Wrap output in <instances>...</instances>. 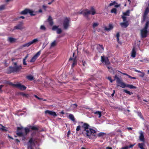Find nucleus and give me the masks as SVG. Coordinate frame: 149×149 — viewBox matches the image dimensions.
Wrapping results in <instances>:
<instances>
[{
	"mask_svg": "<svg viewBox=\"0 0 149 149\" xmlns=\"http://www.w3.org/2000/svg\"><path fill=\"white\" fill-rule=\"evenodd\" d=\"M8 40L10 43H13L16 41V39L12 37H9L8 38Z\"/></svg>",
	"mask_w": 149,
	"mask_h": 149,
	"instance_id": "nucleus-18",
	"label": "nucleus"
},
{
	"mask_svg": "<svg viewBox=\"0 0 149 149\" xmlns=\"http://www.w3.org/2000/svg\"><path fill=\"white\" fill-rule=\"evenodd\" d=\"M55 0H52V1L51 2H49L48 3V5H50L53 2H54Z\"/></svg>",
	"mask_w": 149,
	"mask_h": 149,
	"instance_id": "nucleus-58",
	"label": "nucleus"
},
{
	"mask_svg": "<svg viewBox=\"0 0 149 149\" xmlns=\"http://www.w3.org/2000/svg\"><path fill=\"white\" fill-rule=\"evenodd\" d=\"M70 130H69L67 134V136L68 137H69V136L70 135Z\"/></svg>",
	"mask_w": 149,
	"mask_h": 149,
	"instance_id": "nucleus-63",
	"label": "nucleus"
},
{
	"mask_svg": "<svg viewBox=\"0 0 149 149\" xmlns=\"http://www.w3.org/2000/svg\"><path fill=\"white\" fill-rule=\"evenodd\" d=\"M77 57L75 56L74 58L72 57H70L69 59V61H73V63L72 64L71 67L72 68H73L74 67L75 65H77V61L76 59Z\"/></svg>",
	"mask_w": 149,
	"mask_h": 149,
	"instance_id": "nucleus-9",
	"label": "nucleus"
},
{
	"mask_svg": "<svg viewBox=\"0 0 149 149\" xmlns=\"http://www.w3.org/2000/svg\"><path fill=\"white\" fill-rule=\"evenodd\" d=\"M29 127L32 130L38 131L39 130V128L38 127L34 126H30Z\"/></svg>",
	"mask_w": 149,
	"mask_h": 149,
	"instance_id": "nucleus-20",
	"label": "nucleus"
},
{
	"mask_svg": "<svg viewBox=\"0 0 149 149\" xmlns=\"http://www.w3.org/2000/svg\"><path fill=\"white\" fill-rule=\"evenodd\" d=\"M42 8L45 10H46V8H47V6L45 5H43L42 6Z\"/></svg>",
	"mask_w": 149,
	"mask_h": 149,
	"instance_id": "nucleus-61",
	"label": "nucleus"
},
{
	"mask_svg": "<svg viewBox=\"0 0 149 149\" xmlns=\"http://www.w3.org/2000/svg\"><path fill=\"white\" fill-rule=\"evenodd\" d=\"M14 67L10 66L7 70L6 73L7 74H10L12 73L18 72L22 69L21 65L17 66V62L14 63Z\"/></svg>",
	"mask_w": 149,
	"mask_h": 149,
	"instance_id": "nucleus-3",
	"label": "nucleus"
},
{
	"mask_svg": "<svg viewBox=\"0 0 149 149\" xmlns=\"http://www.w3.org/2000/svg\"><path fill=\"white\" fill-rule=\"evenodd\" d=\"M120 25L122 27H124L126 28L128 26L129 24L128 21H126L125 22L120 23Z\"/></svg>",
	"mask_w": 149,
	"mask_h": 149,
	"instance_id": "nucleus-15",
	"label": "nucleus"
},
{
	"mask_svg": "<svg viewBox=\"0 0 149 149\" xmlns=\"http://www.w3.org/2000/svg\"><path fill=\"white\" fill-rule=\"evenodd\" d=\"M149 12V8H147L145 11L144 13L147 15L148 13Z\"/></svg>",
	"mask_w": 149,
	"mask_h": 149,
	"instance_id": "nucleus-44",
	"label": "nucleus"
},
{
	"mask_svg": "<svg viewBox=\"0 0 149 149\" xmlns=\"http://www.w3.org/2000/svg\"><path fill=\"white\" fill-rule=\"evenodd\" d=\"M45 113L46 114L48 113L49 115L53 116L54 117L57 116V114H56V112L54 111H52L47 110L45 111Z\"/></svg>",
	"mask_w": 149,
	"mask_h": 149,
	"instance_id": "nucleus-12",
	"label": "nucleus"
},
{
	"mask_svg": "<svg viewBox=\"0 0 149 149\" xmlns=\"http://www.w3.org/2000/svg\"><path fill=\"white\" fill-rule=\"evenodd\" d=\"M82 65L84 66H85L86 64V63L85 61H82Z\"/></svg>",
	"mask_w": 149,
	"mask_h": 149,
	"instance_id": "nucleus-54",
	"label": "nucleus"
},
{
	"mask_svg": "<svg viewBox=\"0 0 149 149\" xmlns=\"http://www.w3.org/2000/svg\"><path fill=\"white\" fill-rule=\"evenodd\" d=\"M122 149H128L127 146H126L124 147H123L122 148Z\"/></svg>",
	"mask_w": 149,
	"mask_h": 149,
	"instance_id": "nucleus-64",
	"label": "nucleus"
},
{
	"mask_svg": "<svg viewBox=\"0 0 149 149\" xmlns=\"http://www.w3.org/2000/svg\"><path fill=\"white\" fill-rule=\"evenodd\" d=\"M123 91L126 93H127L130 95H131V94H133L132 93L130 92L129 91H128L127 90H124Z\"/></svg>",
	"mask_w": 149,
	"mask_h": 149,
	"instance_id": "nucleus-38",
	"label": "nucleus"
},
{
	"mask_svg": "<svg viewBox=\"0 0 149 149\" xmlns=\"http://www.w3.org/2000/svg\"><path fill=\"white\" fill-rule=\"evenodd\" d=\"M139 147L141 149H145L143 148V146H145V143L144 142L141 143H139L138 144Z\"/></svg>",
	"mask_w": 149,
	"mask_h": 149,
	"instance_id": "nucleus-22",
	"label": "nucleus"
},
{
	"mask_svg": "<svg viewBox=\"0 0 149 149\" xmlns=\"http://www.w3.org/2000/svg\"><path fill=\"white\" fill-rule=\"evenodd\" d=\"M115 79H117V86L121 87L122 88H125V87L129 88L131 89L136 88V87L132 85L125 84L116 75L115 76Z\"/></svg>",
	"mask_w": 149,
	"mask_h": 149,
	"instance_id": "nucleus-2",
	"label": "nucleus"
},
{
	"mask_svg": "<svg viewBox=\"0 0 149 149\" xmlns=\"http://www.w3.org/2000/svg\"><path fill=\"white\" fill-rule=\"evenodd\" d=\"M16 87L19 89L21 90H24L26 88V87L24 85H22L21 84H17Z\"/></svg>",
	"mask_w": 149,
	"mask_h": 149,
	"instance_id": "nucleus-10",
	"label": "nucleus"
},
{
	"mask_svg": "<svg viewBox=\"0 0 149 149\" xmlns=\"http://www.w3.org/2000/svg\"><path fill=\"white\" fill-rule=\"evenodd\" d=\"M98 45L100 47L101 49L99 51V52L100 53H102L103 51L104 50V47L102 45H101L100 44H99Z\"/></svg>",
	"mask_w": 149,
	"mask_h": 149,
	"instance_id": "nucleus-30",
	"label": "nucleus"
},
{
	"mask_svg": "<svg viewBox=\"0 0 149 149\" xmlns=\"http://www.w3.org/2000/svg\"><path fill=\"white\" fill-rule=\"evenodd\" d=\"M123 19V21L124 22L127 21V17L125 16H122L121 17Z\"/></svg>",
	"mask_w": 149,
	"mask_h": 149,
	"instance_id": "nucleus-43",
	"label": "nucleus"
},
{
	"mask_svg": "<svg viewBox=\"0 0 149 149\" xmlns=\"http://www.w3.org/2000/svg\"><path fill=\"white\" fill-rule=\"evenodd\" d=\"M58 28V26H54L52 28V30L53 31H55L56 29H57Z\"/></svg>",
	"mask_w": 149,
	"mask_h": 149,
	"instance_id": "nucleus-45",
	"label": "nucleus"
},
{
	"mask_svg": "<svg viewBox=\"0 0 149 149\" xmlns=\"http://www.w3.org/2000/svg\"><path fill=\"white\" fill-rule=\"evenodd\" d=\"M101 61L103 63H104L107 65L110 64V62L108 57H105L104 56H101Z\"/></svg>",
	"mask_w": 149,
	"mask_h": 149,
	"instance_id": "nucleus-7",
	"label": "nucleus"
},
{
	"mask_svg": "<svg viewBox=\"0 0 149 149\" xmlns=\"http://www.w3.org/2000/svg\"><path fill=\"white\" fill-rule=\"evenodd\" d=\"M68 118L73 122L75 121V118L73 115L70 114L68 116Z\"/></svg>",
	"mask_w": 149,
	"mask_h": 149,
	"instance_id": "nucleus-19",
	"label": "nucleus"
},
{
	"mask_svg": "<svg viewBox=\"0 0 149 149\" xmlns=\"http://www.w3.org/2000/svg\"><path fill=\"white\" fill-rule=\"evenodd\" d=\"M116 36L117 37V38H119V37L120 36V34L119 32H118L117 33L116 35Z\"/></svg>",
	"mask_w": 149,
	"mask_h": 149,
	"instance_id": "nucleus-59",
	"label": "nucleus"
},
{
	"mask_svg": "<svg viewBox=\"0 0 149 149\" xmlns=\"http://www.w3.org/2000/svg\"><path fill=\"white\" fill-rule=\"evenodd\" d=\"M24 130L25 133V135H26L30 132L29 129L27 127L24 128Z\"/></svg>",
	"mask_w": 149,
	"mask_h": 149,
	"instance_id": "nucleus-32",
	"label": "nucleus"
},
{
	"mask_svg": "<svg viewBox=\"0 0 149 149\" xmlns=\"http://www.w3.org/2000/svg\"><path fill=\"white\" fill-rule=\"evenodd\" d=\"M81 127L80 125H79L77 127L76 129V130L77 131H79L81 129Z\"/></svg>",
	"mask_w": 149,
	"mask_h": 149,
	"instance_id": "nucleus-47",
	"label": "nucleus"
},
{
	"mask_svg": "<svg viewBox=\"0 0 149 149\" xmlns=\"http://www.w3.org/2000/svg\"><path fill=\"white\" fill-rule=\"evenodd\" d=\"M147 18V15L144 13L143 15V19L141 21V23L144 22L145 21Z\"/></svg>",
	"mask_w": 149,
	"mask_h": 149,
	"instance_id": "nucleus-25",
	"label": "nucleus"
},
{
	"mask_svg": "<svg viewBox=\"0 0 149 149\" xmlns=\"http://www.w3.org/2000/svg\"><path fill=\"white\" fill-rule=\"evenodd\" d=\"M136 52L134 48L132 49V52L131 56L133 58H134L136 56Z\"/></svg>",
	"mask_w": 149,
	"mask_h": 149,
	"instance_id": "nucleus-21",
	"label": "nucleus"
},
{
	"mask_svg": "<svg viewBox=\"0 0 149 149\" xmlns=\"http://www.w3.org/2000/svg\"><path fill=\"white\" fill-rule=\"evenodd\" d=\"M111 13H114L115 14L117 13V10L116 8H113L112 9L111 11Z\"/></svg>",
	"mask_w": 149,
	"mask_h": 149,
	"instance_id": "nucleus-36",
	"label": "nucleus"
},
{
	"mask_svg": "<svg viewBox=\"0 0 149 149\" xmlns=\"http://www.w3.org/2000/svg\"><path fill=\"white\" fill-rule=\"evenodd\" d=\"M80 13L82 14L84 16L88 19L89 15L91 14L92 15H94L96 13V12L94 8L92 7L91 8V10L86 8L81 12Z\"/></svg>",
	"mask_w": 149,
	"mask_h": 149,
	"instance_id": "nucleus-4",
	"label": "nucleus"
},
{
	"mask_svg": "<svg viewBox=\"0 0 149 149\" xmlns=\"http://www.w3.org/2000/svg\"><path fill=\"white\" fill-rule=\"evenodd\" d=\"M94 113L95 114L98 115H99L98 117L100 118L102 116L101 113V111H95V112H94Z\"/></svg>",
	"mask_w": 149,
	"mask_h": 149,
	"instance_id": "nucleus-27",
	"label": "nucleus"
},
{
	"mask_svg": "<svg viewBox=\"0 0 149 149\" xmlns=\"http://www.w3.org/2000/svg\"><path fill=\"white\" fill-rule=\"evenodd\" d=\"M47 21L50 26H52L53 25L54 22L53 21V19L50 16H49L47 19Z\"/></svg>",
	"mask_w": 149,
	"mask_h": 149,
	"instance_id": "nucleus-14",
	"label": "nucleus"
},
{
	"mask_svg": "<svg viewBox=\"0 0 149 149\" xmlns=\"http://www.w3.org/2000/svg\"><path fill=\"white\" fill-rule=\"evenodd\" d=\"M113 28V27L112 25L111 24H110L109 25L108 27H107L106 26L105 27L104 29L107 31H109L112 29Z\"/></svg>",
	"mask_w": 149,
	"mask_h": 149,
	"instance_id": "nucleus-16",
	"label": "nucleus"
},
{
	"mask_svg": "<svg viewBox=\"0 0 149 149\" xmlns=\"http://www.w3.org/2000/svg\"><path fill=\"white\" fill-rule=\"evenodd\" d=\"M99 25V24L97 23H94L93 24V27L94 28L97 26Z\"/></svg>",
	"mask_w": 149,
	"mask_h": 149,
	"instance_id": "nucleus-46",
	"label": "nucleus"
},
{
	"mask_svg": "<svg viewBox=\"0 0 149 149\" xmlns=\"http://www.w3.org/2000/svg\"><path fill=\"white\" fill-rule=\"evenodd\" d=\"M31 45L30 42H29L26 43L23 45V47H29Z\"/></svg>",
	"mask_w": 149,
	"mask_h": 149,
	"instance_id": "nucleus-33",
	"label": "nucleus"
},
{
	"mask_svg": "<svg viewBox=\"0 0 149 149\" xmlns=\"http://www.w3.org/2000/svg\"><path fill=\"white\" fill-rule=\"evenodd\" d=\"M35 97L36 98H37V99H38L39 100H43V98H40L39 97H38L37 95H35Z\"/></svg>",
	"mask_w": 149,
	"mask_h": 149,
	"instance_id": "nucleus-56",
	"label": "nucleus"
},
{
	"mask_svg": "<svg viewBox=\"0 0 149 149\" xmlns=\"http://www.w3.org/2000/svg\"><path fill=\"white\" fill-rule=\"evenodd\" d=\"M81 123L83 124L81 126V128L84 129L83 133H85L84 134L85 136L86 135L87 137L90 139L92 135L94 136L95 137H96L95 135V134L96 132L95 130L91 128L88 130L89 127H90L89 124L86 123H84L82 122H81Z\"/></svg>",
	"mask_w": 149,
	"mask_h": 149,
	"instance_id": "nucleus-1",
	"label": "nucleus"
},
{
	"mask_svg": "<svg viewBox=\"0 0 149 149\" xmlns=\"http://www.w3.org/2000/svg\"><path fill=\"white\" fill-rule=\"evenodd\" d=\"M29 9L26 8L24 10L22 11L20 13L21 15H25L28 13Z\"/></svg>",
	"mask_w": 149,
	"mask_h": 149,
	"instance_id": "nucleus-17",
	"label": "nucleus"
},
{
	"mask_svg": "<svg viewBox=\"0 0 149 149\" xmlns=\"http://www.w3.org/2000/svg\"><path fill=\"white\" fill-rule=\"evenodd\" d=\"M22 29V25L21 24H19L14 27V29Z\"/></svg>",
	"mask_w": 149,
	"mask_h": 149,
	"instance_id": "nucleus-23",
	"label": "nucleus"
},
{
	"mask_svg": "<svg viewBox=\"0 0 149 149\" xmlns=\"http://www.w3.org/2000/svg\"><path fill=\"white\" fill-rule=\"evenodd\" d=\"M105 134V133L103 132H100L98 133L97 135L98 137H100L103 136Z\"/></svg>",
	"mask_w": 149,
	"mask_h": 149,
	"instance_id": "nucleus-39",
	"label": "nucleus"
},
{
	"mask_svg": "<svg viewBox=\"0 0 149 149\" xmlns=\"http://www.w3.org/2000/svg\"><path fill=\"white\" fill-rule=\"evenodd\" d=\"M40 54L41 50H40L38 52L31 58V60H30V62L31 63L34 62L40 55Z\"/></svg>",
	"mask_w": 149,
	"mask_h": 149,
	"instance_id": "nucleus-8",
	"label": "nucleus"
},
{
	"mask_svg": "<svg viewBox=\"0 0 149 149\" xmlns=\"http://www.w3.org/2000/svg\"><path fill=\"white\" fill-rule=\"evenodd\" d=\"M33 147L31 145V144H30L28 146V148L29 149H31V148H32Z\"/></svg>",
	"mask_w": 149,
	"mask_h": 149,
	"instance_id": "nucleus-60",
	"label": "nucleus"
},
{
	"mask_svg": "<svg viewBox=\"0 0 149 149\" xmlns=\"http://www.w3.org/2000/svg\"><path fill=\"white\" fill-rule=\"evenodd\" d=\"M128 78H130L131 79H136V77H132L130 75H128Z\"/></svg>",
	"mask_w": 149,
	"mask_h": 149,
	"instance_id": "nucleus-55",
	"label": "nucleus"
},
{
	"mask_svg": "<svg viewBox=\"0 0 149 149\" xmlns=\"http://www.w3.org/2000/svg\"><path fill=\"white\" fill-rule=\"evenodd\" d=\"M28 13L32 16H35L36 14L35 13V12L32 10L29 9Z\"/></svg>",
	"mask_w": 149,
	"mask_h": 149,
	"instance_id": "nucleus-24",
	"label": "nucleus"
},
{
	"mask_svg": "<svg viewBox=\"0 0 149 149\" xmlns=\"http://www.w3.org/2000/svg\"><path fill=\"white\" fill-rule=\"evenodd\" d=\"M23 63L24 65H26L27 64L26 62V60H25V59H23Z\"/></svg>",
	"mask_w": 149,
	"mask_h": 149,
	"instance_id": "nucleus-53",
	"label": "nucleus"
},
{
	"mask_svg": "<svg viewBox=\"0 0 149 149\" xmlns=\"http://www.w3.org/2000/svg\"><path fill=\"white\" fill-rule=\"evenodd\" d=\"M130 11L129 10H127L126 12L123 13L124 16H129V13Z\"/></svg>",
	"mask_w": 149,
	"mask_h": 149,
	"instance_id": "nucleus-28",
	"label": "nucleus"
},
{
	"mask_svg": "<svg viewBox=\"0 0 149 149\" xmlns=\"http://www.w3.org/2000/svg\"><path fill=\"white\" fill-rule=\"evenodd\" d=\"M134 145H135V144H131V145H129V146H127L128 149V148H132L134 146Z\"/></svg>",
	"mask_w": 149,
	"mask_h": 149,
	"instance_id": "nucleus-49",
	"label": "nucleus"
},
{
	"mask_svg": "<svg viewBox=\"0 0 149 149\" xmlns=\"http://www.w3.org/2000/svg\"><path fill=\"white\" fill-rule=\"evenodd\" d=\"M23 128V127H17V132L16 133L17 135L19 137H23V138L22 139V140H23L24 139H25V135L24 133L22 132H20L19 130H22Z\"/></svg>",
	"mask_w": 149,
	"mask_h": 149,
	"instance_id": "nucleus-6",
	"label": "nucleus"
},
{
	"mask_svg": "<svg viewBox=\"0 0 149 149\" xmlns=\"http://www.w3.org/2000/svg\"><path fill=\"white\" fill-rule=\"evenodd\" d=\"M115 76L114 77V78H115ZM107 79L110 81V82L111 83H112L116 79L117 80V79L116 78L115 79H114L113 80L111 78V77H108L107 78Z\"/></svg>",
	"mask_w": 149,
	"mask_h": 149,
	"instance_id": "nucleus-37",
	"label": "nucleus"
},
{
	"mask_svg": "<svg viewBox=\"0 0 149 149\" xmlns=\"http://www.w3.org/2000/svg\"><path fill=\"white\" fill-rule=\"evenodd\" d=\"M140 136H139V140L143 142H145V138L144 137V135L143 133L141 131H140L139 132Z\"/></svg>",
	"mask_w": 149,
	"mask_h": 149,
	"instance_id": "nucleus-11",
	"label": "nucleus"
},
{
	"mask_svg": "<svg viewBox=\"0 0 149 149\" xmlns=\"http://www.w3.org/2000/svg\"><path fill=\"white\" fill-rule=\"evenodd\" d=\"M148 31L143 29H142L141 31V37L142 38H146L147 36Z\"/></svg>",
	"mask_w": 149,
	"mask_h": 149,
	"instance_id": "nucleus-13",
	"label": "nucleus"
},
{
	"mask_svg": "<svg viewBox=\"0 0 149 149\" xmlns=\"http://www.w3.org/2000/svg\"><path fill=\"white\" fill-rule=\"evenodd\" d=\"M56 45V40H54L51 43V47H54Z\"/></svg>",
	"mask_w": 149,
	"mask_h": 149,
	"instance_id": "nucleus-35",
	"label": "nucleus"
},
{
	"mask_svg": "<svg viewBox=\"0 0 149 149\" xmlns=\"http://www.w3.org/2000/svg\"><path fill=\"white\" fill-rule=\"evenodd\" d=\"M9 84L11 86L16 87L17 86L16 85H17V84H13L12 82H10L9 83Z\"/></svg>",
	"mask_w": 149,
	"mask_h": 149,
	"instance_id": "nucleus-48",
	"label": "nucleus"
},
{
	"mask_svg": "<svg viewBox=\"0 0 149 149\" xmlns=\"http://www.w3.org/2000/svg\"><path fill=\"white\" fill-rule=\"evenodd\" d=\"M30 143L31 144H32V143L34 144V142L33 141V139L32 138H31L28 141V143Z\"/></svg>",
	"mask_w": 149,
	"mask_h": 149,
	"instance_id": "nucleus-41",
	"label": "nucleus"
},
{
	"mask_svg": "<svg viewBox=\"0 0 149 149\" xmlns=\"http://www.w3.org/2000/svg\"><path fill=\"white\" fill-rule=\"evenodd\" d=\"M70 19L69 18L66 17L65 18L63 22V25L64 29H67L69 26V22Z\"/></svg>",
	"mask_w": 149,
	"mask_h": 149,
	"instance_id": "nucleus-5",
	"label": "nucleus"
},
{
	"mask_svg": "<svg viewBox=\"0 0 149 149\" xmlns=\"http://www.w3.org/2000/svg\"><path fill=\"white\" fill-rule=\"evenodd\" d=\"M148 28V27L145 26L144 28L143 29L144 30H145L146 31H147V29Z\"/></svg>",
	"mask_w": 149,
	"mask_h": 149,
	"instance_id": "nucleus-62",
	"label": "nucleus"
},
{
	"mask_svg": "<svg viewBox=\"0 0 149 149\" xmlns=\"http://www.w3.org/2000/svg\"><path fill=\"white\" fill-rule=\"evenodd\" d=\"M40 29L41 30L45 31L46 30V29L45 26L42 25L40 26Z\"/></svg>",
	"mask_w": 149,
	"mask_h": 149,
	"instance_id": "nucleus-34",
	"label": "nucleus"
},
{
	"mask_svg": "<svg viewBox=\"0 0 149 149\" xmlns=\"http://www.w3.org/2000/svg\"><path fill=\"white\" fill-rule=\"evenodd\" d=\"M26 78L30 81H32L33 79V77L32 75H28L26 76Z\"/></svg>",
	"mask_w": 149,
	"mask_h": 149,
	"instance_id": "nucleus-29",
	"label": "nucleus"
},
{
	"mask_svg": "<svg viewBox=\"0 0 149 149\" xmlns=\"http://www.w3.org/2000/svg\"><path fill=\"white\" fill-rule=\"evenodd\" d=\"M38 38H35L32 41H30V42L31 44L32 45L33 44H35L37 42H38Z\"/></svg>",
	"mask_w": 149,
	"mask_h": 149,
	"instance_id": "nucleus-26",
	"label": "nucleus"
},
{
	"mask_svg": "<svg viewBox=\"0 0 149 149\" xmlns=\"http://www.w3.org/2000/svg\"><path fill=\"white\" fill-rule=\"evenodd\" d=\"M19 94L20 95H22L23 97H27L28 96V94H25L23 92H20Z\"/></svg>",
	"mask_w": 149,
	"mask_h": 149,
	"instance_id": "nucleus-31",
	"label": "nucleus"
},
{
	"mask_svg": "<svg viewBox=\"0 0 149 149\" xmlns=\"http://www.w3.org/2000/svg\"><path fill=\"white\" fill-rule=\"evenodd\" d=\"M87 109L89 110H91L92 111V113H94V112H95L94 111V110L92 108H88Z\"/></svg>",
	"mask_w": 149,
	"mask_h": 149,
	"instance_id": "nucleus-52",
	"label": "nucleus"
},
{
	"mask_svg": "<svg viewBox=\"0 0 149 149\" xmlns=\"http://www.w3.org/2000/svg\"><path fill=\"white\" fill-rule=\"evenodd\" d=\"M116 3V2L115 1H113V2L112 3H110V4H109V6H112L113 5H114V4H115Z\"/></svg>",
	"mask_w": 149,
	"mask_h": 149,
	"instance_id": "nucleus-51",
	"label": "nucleus"
},
{
	"mask_svg": "<svg viewBox=\"0 0 149 149\" xmlns=\"http://www.w3.org/2000/svg\"><path fill=\"white\" fill-rule=\"evenodd\" d=\"M138 115L141 118H143V116L141 112L138 113Z\"/></svg>",
	"mask_w": 149,
	"mask_h": 149,
	"instance_id": "nucleus-50",
	"label": "nucleus"
},
{
	"mask_svg": "<svg viewBox=\"0 0 149 149\" xmlns=\"http://www.w3.org/2000/svg\"><path fill=\"white\" fill-rule=\"evenodd\" d=\"M5 5H3L0 6V10H3L5 9Z\"/></svg>",
	"mask_w": 149,
	"mask_h": 149,
	"instance_id": "nucleus-42",
	"label": "nucleus"
},
{
	"mask_svg": "<svg viewBox=\"0 0 149 149\" xmlns=\"http://www.w3.org/2000/svg\"><path fill=\"white\" fill-rule=\"evenodd\" d=\"M149 24V22L147 21L146 24L145 26H146L147 27H148V25Z\"/></svg>",
	"mask_w": 149,
	"mask_h": 149,
	"instance_id": "nucleus-57",
	"label": "nucleus"
},
{
	"mask_svg": "<svg viewBox=\"0 0 149 149\" xmlns=\"http://www.w3.org/2000/svg\"><path fill=\"white\" fill-rule=\"evenodd\" d=\"M62 31L60 28H58L57 30V33L58 34H60L61 33Z\"/></svg>",
	"mask_w": 149,
	"mask_h": 149,
	"instance_id": "nucleus-40",
	"label": "nucleus"
}]
</instances>
